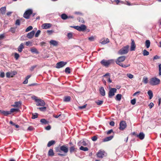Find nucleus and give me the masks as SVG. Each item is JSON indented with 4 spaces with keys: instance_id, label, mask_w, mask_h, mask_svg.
Returning <instances> with one entry per match:
<instances>
[{
    "instance_id": "412c9836",
    "label": "nucleus",
    "mask_w": 161,
    "mask_h": 161,
    "mask_svg": "<svg viewBox=\"0 0 161 161\" xmlns=\"http://www.w3.org/2000/svg\"><path fill=\"white\" fill-rule=\"evenodd\" d=\"M21 105V103L20 102H15L13 106L14 107H19Z\"/></svg>"
},
{
    "instance_id": "20e7f679",
    "label": "nucleus",
    "mask_w": 161,
    "mask_h": 161,
    "mask_svg": "<svg viewBox=\"0 0 161 161\" xmlns=\"http://www.w3.org/2000/svg\"><path fill=\"white\" fill-rule=\"evenodd\" d=\"M114 60L111 59L108 60L103 59L101 61L100 63L101 64L104 66L107 67L110 64L114 63Z\"/></svg>"
},
{
    "instance_id": "aec40b11",
    "label": "nucleus",
    "mask_w": 161,
    "mask_h": 161,
    "mask_svg": "<svg viewBox=\"0 0 161 161\" xmlns=\"http://www.w3.org/2000/svg\"><path fill=\"white\" fill-rule=\"evenodd\" d=\"M99 92L101 95L102 96H104L105 95V91L103 87H101L99 89Z\"/></svg>"
},
{
    "instance_id": "2f4dec72",
    "label": "nucleus",
    "mask_w": 161,
    "mask_h": 161,
    "mask_svg": "<svg viewBox=\"0 0 161 161\" xmlns=\"http://www.w3.org/2000/svg\"><path fill=\"white\" fill-rule=\"evenodd\" d=\"M150 44V42L149 40H147L145 42V46L147 48H148Z\"/></svg>"
},
{
    "instance_id": "8fccbe9b",
    "label": "nucleus",
    "mask_w": 161,
    "mask_h": 161,
    "mask_svg": "<svg viewBox=\"0 0 161 161\" xmlns=\"http://www.w3.org/2000/svg\"><path fill=\"white\" fill-rule=\"evenodd\" d=\"M73 36L72 33H69L67 34V36L69 39H71L72 38Z\"/></svg>"
},
{
    "instance_id": "393cba45",
    "label": "nucleus",
    "mask_w": 161,
    "mask_h": 161,
    "mask_svg": "<svg viewBox=\"0 0 161 161\" xmlns=\"http://www.w3.org/2000/svg\"><path fill=\"white\" fill-rule=\"evenodd\" d=\"M6 10V7H2L0 9V13H1L3 14H4L5 13Z\"/></svg>"
},
{
    "instance_id": "f8f14e48",
    "label": "nucleus",
    "mask_w": 161,
    "mask_h": 161,
    "mask_svg": "<svg viewBox=\"0 0 161 161\" xmlns=\"http://www.w3.org/2000/svg\"><path fill=\"white\" fill-rule=\"evenodd\" d=\"M133 134L135 135V136L139 138L141 140H143L145 137V135L142 132H140L139 134H136L135 132H134Z\"/></svg>"
},
{
    "instance_id": "a18cd8bd",
    "label": "nucleus",
    "mask_w": 161,
    "mask_h": 161,
    "mask_svg": "<svg viewBox=\"0 0 161 161\" xmlns=\"http://www.w3.org/2000/svg\"><path fill=\"white\" fill-rule=\"evenodd\" d=\"M41 31L40 30H38L35 35V36L36 37H38L40 34Z\"/></svg>"
},
{
    "instance_id": "2eb2a0df",
    "label": "nucleus",
    "mask_w": 161,
    "mask_h": 161,
    "mask_svg": "<svg viewBox=\"0 0 161 161\" xmlns=\"http://www.w3.org/2000/svg\"><path fill=\"white\" fill-rule=\"evenodd\" d=\"M60 148L61 151L65 153H67L68 151V148L64 145L61 146Z\"/></svg>"
},
{
    "instance_id": "423d86ee",
    "label": "nucleus",
    "mask_w": 161,
    "mask_h": 161,
    "mask_svg": "<svg viewBox=\"0 0 161 161\" xmlns=\"http://www.w3.org/2000/svg\"><path fill=\"white\" fill-rule=\"evenodd\" d=\"M117 89L115 88H111L110 89L108 97L109 98H112L115 95V93L116 92Z\"/></svg>"
},
{
    "instance_id": "c85d7f7f",
    "label": "nucleus",
    "mask_w": 161,
    "mask_h": 161,
    "mask_svg": "<svg viewBox=\"0 0 161 161\" xmlns=\"http://www.w3.org/2000/svg\"><path fill=\"white\" fill-rule=\"evenodd\" d=\"M122 95L120 94H118L116 95L115 97V99L118 101L121 100V98Z\"/></svg>"
},
{
    "instance_id": "de8ad7c7",
    "label": "nucleus",
    "mask_w": 161,
    "mask_h": 161,
    "mask_svg": "<svg viewBox=\"0 0 161 161\" xmlns=\"http://www.w3.org/2000/svg\"><path fill=\"white\" fill-rule=\"evenodd\" d=\"M12 74V73H10L9 72H7L6 74V75L7 77L9 78L10 77H13V75H11Z\"/></svg>"
},
{
    "instance_id": "603ef678",
    "label": "nucleus",
    "mask_w": 161,
    "mask_h": 161,
    "mask_svg": "<svg viewBox=\"0 0 161 161\" xmlns=\"http://www.w3.org/2000/svg\"><path fill=\"white\" fill-rule=\"evenodd\" d=\"M97 136H95L92 137L91 138L92 140L93 141H96L97 140Z\"/></svg>"
},
{
    "instance_id": "9b49d317",
    "label": "nucleus",
    "mask_w": 161,
    "mask_h": 161,
    "mask_svg": "<svg viewBox=\"0 0 161 161\" xmlns=\"http://www.w3.org/2000/svg\"><path fill=\"white\" fill-rule=\"evenodd\" d=\"M66 64V62H64L62 61L59 62L57 63L56 67L57 68H60L63 67Z\"/></svg>"
},
{
    "instance_id": "5701e85b",
    "label": "nucleus",
    "mask_w": 161,
    "mask_h": 161,
    "mask_svg": "<svg viewBox=\"0 0 161 161\" xmlns=\"http://www.w3.org/2000/svg\"><path fill=\"white\" fill-rule=\"evenodd\" d=\"M24 48V44L23 43H21L19 46L18 48V51L19 52H21L22 50Z\"/></svg>"
},
{
    "instance_id": "3c124183",
    "label": "nucleus",
    "mask_w": 161,
    "mask_h": 161,
    "mask_svg": "<svg viewBox=\"0 0 161 161\" xmlns=\"http://www.w3.org/2000/svg\"><path fill=\"white\" fill-rule=\"evenodd\" d=\"M130 103L132 105H134L136 103V99L134 98L131 100Z\"/></svg>"
},
{
    "instance_id": "ddd939ff",
    "label": "nucleus",
    "mask_w": 161,
    "mask_h": 161,
    "mask_svg": "<svg viewBox=\"0 0 161 161\" xmlns=\"http://www.w3.org/2000/svg\"><path fill=\"white\" fill-rule=\"evenodd\" d=\"M52 26V24L50 23H44L42 26L43 29H47L49 28Z\"/></svg>"
},
{
    "instance_id": "052dcab7",
    "label": "nucleus",
    "mask_w": 161,
    "mask_h": 161,
    "mask_svg": "<svg viewBox=\"0 0 161 161\" xmlns=\"http://www.w3.org/2000/svg\"><path fill=\"white\" fill-rule=\"evenodd\" d=\"M113 132V130L112 129H111L107 132V135H109Z\"/></svg>"
},
{
    "instance_id": "bf43d9fd",
    "label": "nucleus",
    "mask_w": 161,
    "mask_h": 161,
    "mask_svg": "<svg viewBox=\"0 0 161 161\" xmlns=\"http://www.w3.org/2000/svg\"><path fill=\"white\" fill-rule=\"evenodd\" d=\"M5 76V74L4 72H2L0 74V77L3 78Z\"/></svg>"
},
{
    "instance_id": "4be33fe9",
    "label": "nucleus",
    "mask_w": 161,
    "mask_h": 161,
    "mask_svg": "<svg viewBox=\"0 0 161 161\" xmlns=\"http://www.w3.org/2000/svg\"><path fill=\"white\" fill-rule=\"evenodd\" d=\"M77 148H75L74 146H71L69 148V151L70 153L76 152V150Z\"/></svg>"
},
{
    "instance_id": "7ed1b4c3",
    "label": "nucleus",
    "mask_w": 161,
    "mask_h": 161,
    "mask_svg": "<svg viewBox=\"0 0 161 161\" xmlns=\"http://www.w3.org/2000/svg\"><path fill=\"white\" fill-rule=\"evenodd\" d=\"M129 46L126 45L123 47L118 51V53L120 55H123L127 53L129 51Z\"/></svg>"
},
{
    "instance_id": "4c0bfd02",
    "label": "nucleus",
    "mask_w": 161,
    "mask_h": 161,
    "mask_svg": "<svg viewBox=\"0 0 161 161\" xmlns=\"http://www.w3.org/2000/svg\"><path fill=\"white\" fill-rule=\"evenodd\" d=\"M143 54L144 56H147L149 54V52L146 50L144 49L143 51Z\"/></svg>"
},
{
    "instance_id": "0e129e2a",
    "label": "nucleus",
    "mask_w": 161,
    "mask_h": 161,
    "mask_svg": "<svg viewBox=\"0 0 161 161\" xmlns=\"http://www.w3.org/2000/svg\"><path fill=\"white\" fill-rule=\"evenodd\" d=\"M154 106V104L153 103H150L149 106L150 108H151Z\"/></svg>"
},
{
    "instance_id": "e2e57ef3",
    "label": "nucleus",
    "mask_w": 161,
    "mask_h": 161,
    "mask_svg": "<svg viewBox=\"0 0 161 161\" xmlns=\"http://www.w3.org/2000/svg\"><path fill=\"white\" fill-rule=\"evenodd\" d=\"M140 93V91H138V92H135V93H134L133 94V96H136V95H139V94Z\"/></svg>"
},
{
    "instance_id": "09e8293b",
    "label": "nucleus",
    "mask_w": 161,
    "mask_h": 161,
    "mask_svg": "<svg viewBox=\"0 0 161 161\" xmlns=\"http://www.w3.org/2000/svg\"><path fill=\"white\" fill-rule=\"evenodd\" d=\"M14 58L16 60H17L18 59L19 57V54L17 53H14Z\"/></svg>"
},
{
    "instance_id": "6ab92c4d",
    "label": "nucleus",
    "mask_w": 161,
    "mask_h": 161,
    "mask_svg": "<svg viewBox=\"0 0 161 161\" xmlns=\"http://www.w3.org/2000/svg\"><path fill=\"white\" fill-rule=\"evenodd\" d=\"M0 112L4 116H7L8 115L10 114V111L0 110Z\"/></svg>"
},
{
    "instance_id": "a878e982",
    "label": "nucleus",
    "mask_w": 161,
    "mask_h": 161,
    "mask_svg": "<svg viewBox=\"0 0 161 161\" xmlns=\"http://www.w3.org/2000/svg\"><path fill=\"white\" fill-rule=\"evenodd\" d=\"M55 141L54 140H51L49 141L47 144L48 147H50L52 145L54 144L55 143Z\"/></svg>"
},
{
    "instance_id": "a211bd4d",
    "label": "nucleus",
    "mask_w": 161,
    "mask_h": 161,
    "mask_svg": "<svg viewBox=\"0 0 161 161\" xmlns=\"http://www.w3.org/2000/svg\"><path fill=\"white\" fill-rule=\"evenodd\" d=\"M114 137V136H111L105 138L103 139V142H108L111 140Z\"/></svg>"
},
{
    "instance_id": "72a5a7b5",
    "label": "nucleus",
    "mask_w": 161,
    "mask_h": 161,
    "mask_svg": "<svg viewBox=\"0 0 161 161\" xmlns=\"http://www.w3.org/2000/svg\"><path fill=\"white\" fill-rule=\"evenodd\" d=\"M48 154L49 156H53L54 155V153L53 152V150L52 149H50L48 151Z\"/></svg>"
},
{
    "instance_id": "f3484780",
    "label": "nucleus",
    "mask_w": 161,
    "mask_h": 161,
    "mask_svg": "<svg viewBox=\"0 0 161 161\" xmlns=\"http://www.w3.org/2000/svg\"><path fill=\"white\" fill-rule=\"evenodd\" d=\"M132 42L131 43V47L130 50L131 51H133L135 50L136 48V45L134 41L133 40H131Z\"/></svg>"
},
{
    "instance_id": "680f3d73",
    "label": "nucleus",
    "mask_w": 161,
    "mask_h": 161,
    "mask_svg": "<svg viewBox=\"0 0 161 161\" xmlns=\"http://www.w3.org/2000/svg\"><path fill=\"white\" fill-rule=\"evenodd\" d=\"M34 129V128L33 127L30 126L29 127H28V128L27 129V130L31 131L32 130Z\"/></svg>"
},
{
    "instance_id": "774afa93",
    "label": "nucleus",
    "mask_w": 161,
    "mask_h": 161,
    "mask_svg": "<svg viewBox=\"0 0 161 161\" xmlns=\"http://www.w3.org/2000/svg\"><path fill=\"white\" fill-rule=\"evenodd\" d=\"M114 122L113 121H111L109 123L110 125L112 126H114Z\"/></svg>"
},
{
    "instance_id": "c03bdc74",
    "label": "nucleus",
    "mask_w": 161,
    "mask_h": 161,
    "mask_svg": "<svg viewBox=\"0 0 161 161\" xmlns=\"http://www.w3.org/2000/svg\"><path fill=\"white\" fill-rule=\"evenodd\" d=\"M96 103L98 105H100L103 103V101L102 100H98L96 102Z\"/></svg>"
},
{
    "instance_id": "e433bc0d",
    "label": "nucleus",
    "mask_w": 161,
    "mask_h": 161,
    "mask_svg": "<svg viewBox=\"0 0 161 161\" xmlns=\"http://www.w3.org/2000/svg\"><path fill=\"white\" fill-rule=\"evenodd\" d=\"M19 110V109L18 108H12L11 109L10 112V114H11L12 113H13L14 112H18Z\"/></svg>"
},
{
    "instance_id": "ea45409f",
    "label": "nucleus",
    "mask_w": 161,
    "mask_h": 161,
    "mask_svg": "<svg viewBox=\"0 0 161 161\" xmlns=\"http://www.w3.org/2000/svg\"><path fill=\"white\" fill-rule=\"evenodd\" d=\"M143 82L144 83L146 84L148 83V78L147 77H144L143 78Z\"/></svg>"
},
{
    "instance_id": "b1692460",
    "label": "nucleus",
    "mask_w": 161,
    "mask_h": 161,
    "mask_svg": "<svg viewBox=\"0 0 161 161\" xmlns=\"http://www.w3.org/2000/svg\"><path fill=\"white\" fill-rule=\"evenodd\" d=\"M31 51L32 53H35L36 54H38L39 53L36 49L34 47H33L31 49Z\"/></svg>"
},
{
    "instance_id": "f03ea898",
    "label": "nucleus",
    "mask_w": 161,
    "mask_h": 161,
    "mask_svg": "<svg viewBox=\"0 0 161 161\" xmlns=\"http://www.w3.org/2000/svg\"><path fill=\"white\" fill-rule=\"evenodd\" d=\"M33 98L36 102V105L37 106H44L45 105V103L43 100L38 99L36 97L34 96Z\"/></svg>"
},
{
    "instance_id": "a19ab883",
    "label": "nucleus",
    "mask_w": 161,
    "mask_h": 161,
    "mask_svg": "<svg viewBox=\"0 0 161 161\" xmlns=\"http://www.w3.org/2000/svg\"><path fill=\"white\" fill-rule=\"evenodd\" d=\"M119 65L121 66L122 67H123V68H126V67H129L130 66V64H128L127 65L123 64L122 63L121 64H119Z\"/></svg>"
},
{
    "instance_id": "79ce46f5",
    "label": "nucleus",
    "mask_w": 161,
    "mask_h": 161,
    "mask_svg": "<svg viewBox=\"0 0 161 161\" xmlns=\"http://www.w3.org/2000/svg\"><path fill=\"white\" fill-rule=\"evenodd\" d=\"M65 72L66 73L69 74L70 73L69 68L67 67L65 70Z\"/></svg>"
},
{
    "instance_id": "6e6552de",
    "label": "nucleus",
    "mask_w": 161,
    "mask_h": 161,
    "mask_svg": "<svg viewBox=\"0 0 161 161\" xmlns=\"http://www.w3.org/2000/svg\"><path fill=\"white\" fill-rule=\"evenodd\" d=\"M125 56H122L118 57L115 61L116 63L118 65L122 64L121 62H123L125 59Z\"/></svg>"
},
{
    "instance_id": "4d7b16f0",
    "label": "nucleus",
    "mask_w": 161,
    "mask_h": 161,
    "mask_svg": "<svg viewBox=\"0 0 161 161\" xmlns=\"http://www.w3.org/2000/svg\"><path fill=\"white\" fill-rule=\"evenodd\" d=\"M127 76L130 79H132L133 77V75H132L130 74H127Z\"/></svg>"
},
{
    "instance_id": "bb28decb",
    "label": "nucleus",
    "mask_w": 161,
    "mask_h": 161,
    "mask_svg": "<svg viewBox=\"0 0 161 161\" xmlns=\"http://www.w3.org/2000/svg\"><path fill=\"white\" fill-rule=\"evenodd\" d=\"M147 94L149 96V99H151L152 98L153 96L152 92L150 90H149L148 91Z\"/></svg>"
},
{
    "instance_id": "69168bd1",
    "label": "nucleus",
    "mask_w": 161,
    "mask_h": 161,
    "mask_svg": "<svg viewBox=\"0 0 161 161\" xmlns=\"http://www.w3.org/2000/svg\"><path fill=\"white\" fill-rule=\"evenodd\" d=\"M51 128V127L50 125H48L45 127V129L47 130H49Z\"/></svg>"
},
{
    "instance_id": "f257e3e1",
    "label": "nucleus",
    "mask_w": 161,
    "mask_h": 161,
    "mask_svg": "<svg viewBox=\"0 0 161 161\" xmlns=\"http://www.w3.org/2000/svg\"><path fill=\"white\" fill-rule=\"evenodd\" d=\"M160 80L156 77H153L151 78L149 82L150 84L152 86L157 85L159 84Z\"/></svg>"
},
{
    "instance_id": "58836bf2",
    "label": "nucleus",
    "mask_w": 161,
    "mask_h": 161,
    "mask_svg": "<svg viewBox=\"0 0 161 161\" xmlns=\"http://www.w3.org/2000/svg\"><path fill=\"white\" fill-rule=\"evenodd\" d=\"M33 29V27L31 26H30L29 27H28L25 30V32H27L31 30H32Z\"/></svg>"
},
{
    "instance_id": "7c9ffc66",
    "label": "nucleus",
    "mask_w": 161,
    "mask_h": 161,
    "mask_svg": "<svg viewBox=\"0 0 161 161\" xmlns=\"http://www.w3.org/2000/svg\"><path fill=\"white\" fill-rule=\"evenodd\" d=\"M61 18L64 20H65L68 19V16L65 14H61Z\"/></svg>"
},
{
    "instance_id": "9d476101",
    "label": "nucleus",
    "mask_w": 161,
    "mask_h": 161,
    "mask_svg": "<svg viewBox=\"0 0 161 161\" xmlns=\"http://www.w3.org/2000/svg\"><path fill=\"white\" fill-rule=\"evenodd\" d=\"M97 155L98 157L103 158L104 156H106L107 154L104 151L99 150Z\"/></svg>"
},
{
    "instance_id": "c9c22d12",
    "label": "nucleus",
    "mask_w": 161,
    "mask_h": 161,
    "mask_svg": "<svg viewBox=\"0 0 161 161\" xmlns=\"http://www.w3.org/2000/svg\"><path fill=\"white\" fill-rule=\"evenodd\" d=\"M38 114L37 113H35L34 114H32V117L31 118L33 119H35L37 118Z\"/></svg>"
},
{
    "instance_id": "f704fd0d",
    "label": "nucleus",
    "mask_w": 161,
    "mask_h": 161,
    "mask_svg": "<svg viewBox=\"0 0 161 161\" xmlns=\"http://www.w3.org/2000/svg\"><path fill=\"white\" fill-rule=\"evenodd\" d=\"M80 149L84 151H86L88 150V149L87 147H84L82 146L80 147Z\"/></svg>"
},
{
    "instance_id": "37998d69",
    "label": "nucleus",
    "mask_w": 161,
    "mask_h": 161,
    "mask_svg": "<svg viewBox=\"0 0 161 161\" xmlns=\"http://www.w3.org/2000/svg\"><path fill=\"white\" fill-rule=\"evenodd\" d=\"M16 31V28L14 27H11L10 28L9 31L11 32L12 33H14Z\"/></svg>"
},
{
    "instance_id": "cd10ccee",
    "label": "nucleus",
    "mask_w": 161,
    "mask_h": 161,
    "mask_svg": "<svg viewBox=\"0 0 161 161\" xmlns=\"http://www.w3.org/2000/svg\"><path fill=\"white\" fill-rule=\"evenodd\" d=\"M109 42V39L108 38L106 39H104L103 40H101V43L102 44H105L107 43H108Z\"/></svg>"
},
{
    "instance_id": "6e6d98bb",
    "label": "nucleus",
    "mask_w": 161,
    "mask_h": 161,
    "mask_svg": "<svg viewBox=\"0 0 161 161\" xmlns=\"http://www.w3.org/2000/svg\"><path fill=\"white\" fill-rule=\"evenodd\" d=\"M87 104H85V105H84L83 106H79V108L80 109H84L85 108H86V107L87 106Z\"/></svg>"
},
{
    "instance_id": "dca6fc26",
    "label": "nucleus",
    "mask_w": 161,
    "mask_h": 161,
    "mask_svg": "<svg viewBox=\"0 0 161 161\" xmlns=\"http://www.w3.org/2000/svg\"><path fill=\"white\" fill-rule=\"evenodd\" d=\"M49 43L51 45H53L54 46H57L58 45V42L53 40H51L49 41Z\"/></svg>"
},
{
    "instance_id": "13d9d810",
    "label": "nucleus",
    "mask_w": 161,
    "mask_h": 161,
    "mask_svg": "<svg viewBox=\"0 0 161 161\" xmlns=\"http://www.w3.org/2000/svg\"><path fill=\"white\" fill-rule=\"evenodd\" d=\"M15 24L18 25H20V22L19 19H18L16 20Z\"/></svg>"
},
{
    "instance_id": "4468645a",
    "label": "nucleus",
    "mask_w": 161,
    "mask_h": 161,
    "mask_svg": "<svg viewBox=\"0 0 161 161\" xmlns=\"http://www.w3.org/2000/svg\"><path fill=\"white\" fill-rule=\"evenodd\" d=\"M35 33V32L34 31H31L28 33L27 35V37L30 39H31L34 36Z\"/></svg>"
},
{
    "instance_id": "338daca9",
    "label": "nucleus",
    "mask_w": 161,
    "mask_h": 161,
    "mask_svg": "<svg viewBox=\"0 0 161 161\" xmlns=\"http://www.w3.org/2000/svg\"><path fill=\"white\" fill-rule=\"evenodd\" d=\"M160 58V57H159L157 55H155V56H154V57L153 59V60H155V59H159Z\"/></svg>"
},
{
    "instance_id": "39448f33",
    "label": "nucleus",
    "mask_w": 161,
    "mask_h": 161,
    "mask_svg": "<svg viewBox=\"0 0 161 161\" xmlns=\"http://www.w3.org/2000/svg\"><path fill=\"white\" fill-rule=\"evenodd\" d=\"M33 11L31 9H28L24 13L23 17L25 19H29L31 14H32Z\"/></svg>"
},
{
    "instance_id": "49530a36",
    "label": "nucleus",
    "mask_w": 161,
    "mask_h": 161,
    "mask_svg": "<svg viewBox=\"0 0 161 161\" xmlns=\"http://www.w3.org/2000/svg\"><path fill=\"white\" fill-rule=\"evenodd\" d=\"M38 109H39L41 111H45L46 110V107H40V108H38Z\"/></svg>"
},
{
    "instance_id": "1a4fd4ad",
    "label": "nucleus",
    "mask_w": 161,
    "mask_h": 161,
    "mask_svg": "<svg viewBox=\"0 0 161 161\" xmlns=\"http://www.w3.org/2000/svg\"><path fill=\"white\" fill-rule=\"evenodd\" d=\"M127 125L125 121H121L119 123V129L121 130H124L126 127Z\"/></svg>"
},
{
    "instance_id": "473e14b6",
    "label": "nucleus",
    "mask_w": 161,
    "mask_h": 161,
    "mask_svg": "<svg viewBox=\"0 0 161 161\" xmlns=\"http://www.w3.org/2000/svg\"><path fill=\"white\" fill-rule=\"evenodd\" d=\"M70 97L69 96L65 97L64 99V101L65 102H68L70 101Z\"/></svg>"
},
{
    "instance_id": "5fc2aeb1",
    "label": "nucleus",
    "mask_w": 161,
    "mask_h": 161,
    "mask_svg": "<svg viewBox=\"0 0 161 161\" xmlns=\"http://www.w3.org/2000/svg\"><path fill=\"white\" fill-rule=\"evenodd\" d=\"M94 37L93 36H92L89 37L88 39L90 41H93L94 40Z\"/></svg>"
},
{
    "instance_id": "0eeeda50",
    "label": "nucleus",
    "mask_w": 161,
    "mask_h": 161,
    "mask_svg": "<svg viewBox=\"0 0 161 161\" xmlns=\"http://www.w3.org/2000/svg\"><path fill=\"white\" fill-rule=\"evenodd\" d=\"M73 27L79 31H84L86 28V26L84 25H82L80 26H73Z\"/></svg>"
},
{
    "instance_id": "c756f323",
    "label": "nucleus",
    "mask_w": 161,
    "mask_h": 161,
    "mask_svg": "<svg viewBox=\"0 0 161 161\" xmlns=\"http://www.w3.org/2000/svg\"><path fill=\"white\" fill-rule=\"evenodd\" d=\"M40 121L43 124L46 125L48 123V122L44 119H41Z\"/></svg>"
},
{
    "instance_id": "864d4df0",
    "label": "nucleus",
    "mask_w": 161,
    "mask_h": 161,
    "mask_svg": "<svg viewBox=\"0 0 161 161\" xmlns=\"http://www.w3.org/2000/svg\"><path fill=\"white\" fill-rule=\"evenodd\" d=\"M159 67V76L161 75V64L158 65Z\"/></svg>"
}]
</instances>
